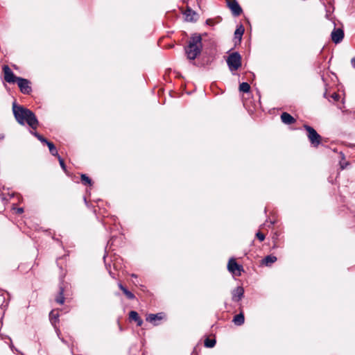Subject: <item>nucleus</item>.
Wrapping results in <instances>:
<instances>
[{"mask_svg":"<svg viewBox=\"0 0 355 355\" xmlns=\"http://www.w3.org/2000/svg\"><path fill=\"white\" fill-rule=\"evenodd\" d=\"M12 111L17 121L24 125L27 123L33 129H36L38 125V120L35 114L30 110L21 105H17L15 103L12 105Z\"/></svg>","mask_w":355,"mask_h":355,"instance_id":"nucleus-1","label":"nucleus"},{"mask_svg":"<svg viewBox=\"0 0 355 355\" xmlns=\"http://www.w3.org/2000/svg\"><path fill=\"white\" fill-rule=\"evenodd\" d=\"M202 48V37L200 35H193L185 47V53L189 60H195L200 55Z\"/></svg>","mask_w":355,"mask_h":355,"instance_id":"nucleus-2","label":"nucleus"},{"mask_svg":"<svg viewBox=\"0 0 355 355\" xmlns=\"http://www.w3.org/2000/svg\"><path fill=\"white\" fill-rule=\"evenodd\" d=\"M227 64L231 71H236L241 66V57L237 52L231 53L227 58Z\"/></svg>","mask_w":355,"mask_h":355,"instance_id":"nucleus-3","label":"nucleus"},{"mask_svg":"<svg viewBox=\"0 0 355 355\" xmlns=\"http://www.w3.org/2000/svg\"><path fill=\"white\" fill-rule=\"evenodd\" d=\"M304 128L307 131V137L311 144L315 147L318 146L321 142V136L313 128L308 125H304Z\"/></svg>","mask_w":355,"mask_h":355,"instance_id":"nucleus-4","label":"nucleus"},{"mask_svg":"<svg viewBox=\"0 0 355 355\" xmlns=\"http://www.w3.org/2000/svg\"><path fill=\"white\" fill-rule=\"evenodd\" d=\"M227 269L230 272L236 276H240L241 272L243 271V266L238 264L234 258L230 259L227 263Z\"/></svg>","mask_w":355,"mask_h":355,"instance_id":"nucleus-5","label":"nucleus"},{"mask_svg":"<svg viewBox=\"0 0 355 355\" xmlns=\"http://www.w3.org/2000/svg\"><path fill=\"white\" fill-rule=\"evenodd\" d=\"M21 92L28 94L31 92L32 89L30 86V81L23 78H19L17 82Z\"/></svg>","mask_w":355,"mask_h":355,"instance_id":"nucleus-6","label":"nucleus"},{"mask_svg":"<svg viewBox=\"0 0 355 355\" xmlns=\"http://www.w3.org/2000/svg\"><path fill=\"white\" fill-rule=\"evenodd\" d=\"M4 73V80L8 83H15L17 82L19 77L15 76L14 73L7 65H5L3 68Z\"/></svg>","mask_w":355,"mask_h":355,"instance_id":"nucleus-7","label":"nucleus"},{"mask_svg":"<svg viewBox=\"0 0 355 355\" xmlns=\"http://www.w3.org/2000/svg\"><path fill=\"white\" fill-rule=\"evenodd\" d=\"M332 41L336 43H340L344 37V32L341 28H334L331 34Z\"/></svg>","mask_w":355,"mask_h":355,"instance_id":"nucleus-8","label":"nucleus"},{"mask_svg":"<svg viewBox=\"0 0 355 355\" xmlns=\"http://www.w3.org/2000/svg\"><path fill=\"white\" fill-rule=\"evenodd\" d=\"M228 6L235 16H239L242 12V9L236 0L229 1Z\"/></svg>","mask_w":355,"mask_h":355,"instance_id":"nucleus-9","label":"nucleus"},{"mask_svg":"<svg viewBox=\"0 0 355 355\" xmlns=\"http://www.w3.org/2000/svg\"><path fill=\"white\" fill-rule=\"evenodd\" d=\"M244 289L241 286H238L234 289L232 292V300L234 302H239L241 300L243 296Z\"/></svg>","mask_w":355,"mask_h":355,"instance_id":"nucleus-10","label":"nucleus"},{"mask_svg":"<svg viewBox=\"0 0 355 355\" xmlns=\"http://www.w3.org/2000/svg\"><path fill=\"white\" fill-rule=\"evenodd\" d=\"M163 318V313H157V314H149L147 317H146V320L152 324H153L154 325H157L158 323L157 322V320H161Z\"/></svg>","mask_w":355,"mask_h":355,"instance_id":"nucleus-11","label":"nucleus"},{"mask_svg":"<svg viewBox=\"0 0 355 355\" xmlns=\"http://www.w3.org/2000/svg\"><path fill=\"white\" fill-rule=\"evenodd\" d=\"M281 119L282 121L286 125H290L295 122V119L287 112H283L282 114Z\"/></svg>","mask_w":355,"mask_h":355,"instance_id":"nucleus-12","label":"nucleus"},{"mask_svg":"<svg viewBox=\"0 0 355 355\" xmlns=\"http://www.w3.org/2000/svg\"><path fill=\"white\" fill-rule=\"evenodd\" d=\"M186 20L188 21H196L197 20V14L190 8H187L184 12Z\"/></svg>","mask_w":355,"mask_h":355,"instance_id":"nucleus-13","label":"nucleus"},{"mask_svg":"<svg viewBox=\"0 0 355 355\" xmlns=\"http://www.w3.org/2000/svg\"><path fill=\"white\" fill-rule=\"evenodd\" d=\"M129 318L130 320L135 321L137 324V326L140 327L143 324V320L139 316L138 313L135 311H131L130 312Z\"/></svg>","mask_w":355,"mask_h":355,"instance_id":"nucleus-14","label":"nucleus"},{"mask_svg":"<svg viewBox=\"0 0 355 355\" xmlns=\"http://www.w3.org/2000/svg\"><path fill=\"white\" fill-rule=\"evenodd\" d=\"M245 322V318L243 313L236 315L233 318V322L237 326L242 325Z\"/></svg>","mask_w":355,"mask_h":355,"instance_id":"nucleus-15","label":"nucleus"},{"mask_svg":"<svg viewBox=\"0 0 355 355\" xmlns=\"http://www.w3.org/2000/svg\"><path fill=\"white\" fill-rule=\"evenodd\" d=\"M277 261V257L272 255L266 256L263 260V264L268 266Z\"/></svg>","mask_w":355,"mask_h":355,"instance_id":"nucleus-16","label":"nucleus"},{"mask_svg":"<svg viewBox=\"0 0 355 355\" xmlns=\"http://www.w3.org/2000/svg\"><path fill=\"white\" fill-rule=\"evenodd\" d=\"M64 288L62 286L60 287L59 295L55 297V302L60 304H62L64 302V297L63 296Z\"/></svg>","mask_w":355,"mask_h":355,"instance_id":"nucleus-17","label":"nucleus"},{"mask_svg":"<svg viewBox=\"0 0 355 355\" xmlns=\"http://www.w3.org/2000/svg\"><path fill=\"white\" fill-rule=\"evenodd\" d=\"M46 145L49 147V151L52 155L56 156V157H58V155H59L55 146H54V144L52 142L49 141V143H47Z\"/></svg>","mask_w":355,"mask_h":355,"instance_id":"nucleus-18","label":"nucleus"},{"mask_svg":"<svg viewBox=\"0 0 355 355\" xmlns=\"http://www.w3.org/2000/svg\"><path fill=\"white\" fill-rule=\"evenodd\" d=\"M243 33L244 28L242 26H240L234 32L235 38H238L239 40H241Z\"/></svg>","mask_w":355,"mask_h":355,"instance_id":"nucleus-19","label":"nucleus"},{"mask_svg":"<svg viewBox=\"0 0 355 355\" xmlns=\"http://www.w3.org/2000/svg\"><path fill=\"white\" fill-rule=\"evenodd\" d=\"M250 86L248 83H242L239 85V90L241 92L247 93L250 91Z\"/></svg>","mask_w":355,"mask_h":355,"instance_id":"nucleus-20","label":"nucleus"},{"mask_svg":"<svg viewBox=\"0 0 355 355\" xmlns=\"http://www.w3.org/2000/svg\"><path fill=\"white\" fill-rule=\"evenodd\" d=\"M81 181L83 184L85 185H91L92 184V180L87 176L85 174L81 175Z\"/></svg>","mask_w":355,"mask_h":355,"instance_id":"nucleus-21","label":"nucleus"},{"mask_svg":"<svg viewBox=\"0 0 355 355\" xmlns=\"http://www.w3.org/2000/svg\"><path fill=\"white\" fill-rule=\"evenodd\" d=\"M216 345V340L214 339L207 338L205 340V346L207 347H213Z\"/></svg>","mask_w":355,"mask_h":355,"instance_id":"nucleus-22","label":"nucleus"},{"mask_svg":"<svg viewBox=\"0 0 355 355\" xmlns=\"http://www.w3.org/2000/svg\"><path fill=\"white\" fill-rule=\"evenodd\" d=\"M58 313L57 311H51L50 312V314H49V317H50V320L51 321V322H53V320L54 322H55V320L58 319Z\"/></svg>","mask_w":355,"mask_h":355,"instance_id":"nucleus-23","label":"nucleus"},{"mask_svg":"<svg viewBox=\"0 0 355 355\" xmlns=\"http://www.w3.org/2000/svg\"><path fill=\"white\" fill-rule=\"evenodd\" d=\"M123 293L126 295V297L130 299V300H133L135 299V295L131 293L130 291H129L128 289H126Z\"/></svg>","mask_w":355,"mask_h":355,"instance_id":"nucleus-24","label":"nucleus"},{"mask_svg":"<svg viewBox=\"0 0 355 355\" xmlns=\"http://www.w3.org/2000/svg\"><path fill=\"white\" fill-rule=\"evenodd\" d=\"M58 158L60 166L62 167V168L64 171H65L66 170V166H65L64 160L61 158V157L60 155H58Z\"/></svg>","mask_w":355,"mask_h":355,"instance_id":"nucleus-25","label":"nucleus"},{"mask_svg":"<svg viewBox=\"0 0 355 355\" xmlns=\"http://www.w3.org/2000/svg\"><path fill=\"white\" fill-rule=\"evenodd\" d=\"M256 236L257 237V239L260 241H263L264 239H265V235L260 232H258L257 234H256Z\"/></svg>","mask_w":355,"mask_h":355,"instance_id":"nucleus-26","label":"nucleus"},{"mask_svg":"<svg viewBox=\"0 0 355 355\" xmlns=\"http://www.w3.org/2000/svg\"><path fill=\"white\" fill-rule=\"evenodd\" d=\"M43 144H47V143H49V141L45 139L44 137H42V135H40L39 137L37 138Z\"/></svg>","mask_w":355,"mask_h":355,"instance_id":"nucleus-27","label":"nucleus"},{"mask_svg":"<svg viewBox=\"0 0 355 355\" xmlns=\"http://www.w3.org/2000/svg\"><path fill=\"white\" fill-rule=\"evenodd\" d=\"M331 98H333V99H334V101H338V99H339V98H340L339 95H338V94L335 93V92H334V93H333V94H331Z\"/></svg>","mask_w":355,"mask_h":355,"instance_id":"nucleus-28","label":"nucleus"},{"mask_svg":"<svg viewBox=\"0 0 355 355\" xmlns=\"http://www.w3.org/2000/svg\"><path fill=\"white\" fill-rule=\"evenodd\" d=\"M15 209L16 211V213L18 214H21L24 212V209L22 207L16 208Z\"/></svg>","mask_w":355,"mask_h":355,"instance_id":"nucleus-29","label":"nucleus"},{"mask_svg":"<svg viewBox=\"0 0 355 355\" xmlns=\"http://www.w3.org/2000/svg\"><path fill=\"white\" fill-rule=\"evenodd\" d=\"M119 287L123 291V293L127 289L121 284H119Z\"/></svg>","mask_w":355,"mask_h":355,"instance_id":"nucleus-30","label":"nucleus"},{"mask_svg":"<svg viewBox=\"0 0 355 355\" xmlns=\"http://www.w3.org/2000/svg\"><path fill=\"white\" fill-rule=\"evenodd\" d=\"M32 135H33L36 138H38L39 136L40 135L39 133H37V132H33L31 131V132Z\"/></svg>","mask_w":355,"mask_h":355,"instance_id":"nucleus-31","label":"nucleus"},{"mask_svg":"<svg viewBox=\"0 0 355 355\" xmlns=\"http://www.w3.org/2000/svg\"><path fill=\"white\" fill-rule=\"evenodd\" d=\"M351 63H352V65L353 66V67L355 68V58H353L351 60Z\"/></svg>","mask_w":355,"mask_h":355,"instance_id":"nucleus-32","label":"nucleus"},{"mask_svg":"<svg viewBox=\"0 0 355 355\" xmlns=\"http://www.w3.org/2000/svg\"><path fill=\"white\" fill-rule=\"evenodd\" d=\"M347 165V163H345V164L340 163V168H341V169H344L346 167Z\"/></svg>","mask_w":355,"mask_h":355,"instance_id":"nucleus-33","label":"nucleus"},{"mask_svg":"<svg viewBox=\"0 0 355 355\" xmlns=\"http://www.w3.org/2000/svg\"><path fill=\"white\" fill-rule=\"evenodd\" d=\"M4 135L3 134H0V140L1 139H4Z\"/></svg>","mask_w":355,"mask_h":355,"instance_id":"nucleus-34","label":"nucleus"},{"mask_svg":"<svg viewBox=\"0 0 355 355\" xmlns=\"http://www.w3.org/2000/svg\"><path fill=\"white\" fill-rule=\"evenodd\" d=\"M132 277H135V278H137V276L136 275H135V274H132Z\"/></svg>","mask_w":355,"mask_h":355,"instance_id":"nucleus-35","label":"nucleus"}]
</instances>
